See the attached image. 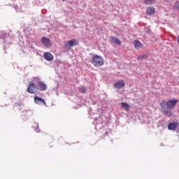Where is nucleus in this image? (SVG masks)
<instances>
[{
	"label": "nucleus",
	"mask_w": 179,
	"mask_h": 179,
	"mask_svg": "<svg viewBox=\"0 0 179 179\" xmlns=\"http://www.w3.org/2000/svg\"><path fill=\"white\" fill-rule=\"evenodd\" d=\"M113 86L115 89L120 90L125 86V81L124 80H118L114 83Z\"/></svg>",
	"instance_id": "2"
},
{
	"label": "nucleus",
	"mask_w": 179,
	"mask_h": 179,
	"mask_svg": "<svg viewBox=\"0 0 179 179\" xmlns=\"http://www.w3.org/2000/svg\"><path fill=\"white\" fill-rule=\"evenodd\" d=\"M41 43L45 45V47H51V41L47 37H43L41 38Z\"/></svg>",
	"instance_id": "6"
},
{
	"label": "nucleus",
	"mask_w": 179,
	"mask_h": 179,
	"mask_svg": "<svg viewBox=\"0 0 179 179\" xmlns=\"http://www.w3.org/2000/svg\"><path fill=\"white\" fill-rule=\"evenodd\" d=\"M36 89H37V87L36 86V84H34V83H29V85L27 90V92H28V93H30V94H34V90H36Z\"/></svg>",
	"instance_id": "3"
},
{
	"label": "nucleus",
	"mask_w": 179,
	"mask_h": 179,
	"mask_svg": "<svg viewBox=\"0 0 179 179\" xmlns=\"http://www.w3.org/2000/svg\"><path fill=\"white\" fill-rule=\"evenodd\" d=\"M43 58L46 59V61H53L54 60V55L50 52H46L43 54Z\"/></svg>",
	"instance_id": "7"
},
{
	"label": "nucleus",
	"mask_w": 179,
	"mask_h": 179,
	"mask_svg": "<svg viewBox=\"0 0 179 179\" xmlns=\"http://www.w3.org/2000/svg\"><path fill=\"white\" fill-rule=\"evenodd\" d=\"M164 114L168 117H171V113H170L169 110H164Z\"/></svg>",
	"instance_id": "19"
},
{
	"label": "nucleus",
	"mask_w": 179,
	"mask_h": 179,
	"mask_svg": "<svg viewBox=\"0 0 179 179\" xmlns=\"http://www.w3.org/2000/svg\"><path fill=\"white\" fill-rule=\"evenodd\" d=\"M144 5H153L155 3V0H144Z\"/></svg>",
	"instance_id": "15"
},
{
	"label": "nucleus",
	"mask_w": 179,
	"mask_h": 179,
	"mask_svg": "<svg viewBox=\"0 0 179 179\" xmlns=\"http://www.w3.org/2000/svg\"><path fill=\"white\" fill-rule=\"evenodd\" d=\"M38 87L39 90H41V92H45V90H47V84L41 81H39L38 83Z\"/></svg>",
	"instance_id": "8"
},
{
	"label": "nucleus",
	"mask_w": 179,
	"mask_h": 179,
	"mask_svg": "<svg viewBox=\"0 0 179 179\" xmlns=\"http://www.w3.org/2000/svg\"><path fill=\"white\" fill-rule=\"evenodd\" d=\"M34 101L36 104H38V106H45L46 104L45 101H44V99L37 96H34Z\"/></svg>",
	"instance_id": "4"
},
{
	"label": "nucleus",
	"mask_w": 179,
	"mask_h": 179,
	"mask_svg": "<svg viewBox=\"0 0 179 179\" xmlns=\"http://www.w3.org/2000/svg\"><path fill=\"white\" fill-rule=\"evenodd\" d=\"M91 62L94 66L99 68L100 66H103V65H104V59H103L101 56L95 55L92 57Z\"/></svg>",
	"instance_id": "1"
},
{
	"label": "nucleus",
	"mask_w": 179,
	"mask_h": 179,
	"mask_svg": "<svg viewBox=\"0 0 179 179\" xmlns=\"http://www.w3.org/2000/svg\"><path fill=\"white\" fill-rule=\"evenodd\" d=\"M177 99L175 100H169L166 102L167 108H173L176 104H177Z\"/></svg>",
	"instance_id": "9"
},
{
	"label": "nucleus",
	"mask_w": 179,
	"mask_h": 179,
	"mask_svg": "<svg viewBox=\"0 0 179 179\" xmlns=\"http://www.w3.org/2000/svg\"><path fill=\"white\" fill-rule=\"evenodd\" d=\"M62 1H66V0H62Z\"/></svg>",
	"instance_id": "22"
},
{
	"label": "nucleus",
	"mask_w": 179,
	"mask_h": 179,
	"mask_svg": "<svg viewBox=\"0 0 179 179\" xmlns=\"http://www.w3.org/2000/svg\"><path fill=\"white\" fill-rule=\"evenodd\" d=\"M174 8L176 9V10H179V1L175 3Z\"/></svg>",
	"instance_id": "20"
},
{
	"label": "nucleus",
	"mask_w": 179,
	"mask_h": 179,
	"mask_svg": "<svg viewBox=\"0 0 179 179\" xmlns=\"http://www.w3.org/2000/svg\"><path fill=\"white\" fill-rule=\"evenodd\" d=\"M178 125H179V124L177 122H171L168 124V129L169 131H174V130L177 129Z\"/></svg>",
	"instance_id": "5"
},
{
	"label": "nucleus",
	"mask_w": 179,
	"mask_h": 179,
	"mask_svg": "<svg viewBox=\"0 0 179 179\" xmlns=\"http://www.w3.org/2000/svg\"><path fill=\"white\" fill-rule=\"evenodd\" d=\"M178 43H179V36H178Z\"/></svg>",
	"instance_id": "21"
},
{
	"label": "nucleus",
	"mask_w": 179,
	"mask_h": 179,
	"mask_svg": "<svg viewBox=\"0 0 179 179\" xmlns=\"http://www.w3.org/2000/svg\"><path fill=\"white\" fill-rule=\"evenodd\" d=\"M78 40L76 39H72L71 41H67V45H69V47H73V45H78Z\"/></svg>",
	"instance_id": "10"
},
{
	"label": "nucleus",
	"mask_w": 179,
	"mask_h": 179,
	"mask_svg": "<svg viewBox=\"0 0 179 179\" xmlns=\"http://www.w3.org/2000/svg\"><path fill=\"white\" fill-rule=\"evenodd\" d=\"M110 41H112V43H115V44H117V45H121V41L115 37H110Z\"/></svg>",
	"instance_id": "11"
},
{
	"label": "nucleus",
	"mask_w": 179,
	"mask_h": 179,
	"mask_svg": "<svg viewBox=\"0 0 179 179\" xmlns=\"http://www.w3.org/2000/svg\"><path fill=\"white\" fill-rule=\"evenodd\" d=\"M121 106L125 111H129V105L125 102H122Z\"/></svg>",
	"instance_id": "14"
},
{
	"label": "nucleus",
	"mask_w": 179,
	"mask_h": 179,
	"mask_svg": "<svg viewBox=\"0 0 179 179\" xmlns=\"http://www.w3.org/2000/svg\"><path fill=\"white\" fill-rule=\"evenodd\" d=\"M155 8L151 6V7L147 8L146 12H147V14L150 15L155 13Z\"/></svg>",
	"instance_id": "12"
},
{
	"label": "nucleus",
	"mask_w": 179,
	"mask_h": 179,
	"mask_svg": "<svg viewBox=\"0 0 179 179\" xmlns=\"http://www.w3.org/2000/svg\"><path fill=\"white\" fill-rule=\"evenodd\" d=\"M145 58H148V57L145 55H139L137 57V59H138V61H142V59H145Z\"/></svg>",
	"instance_id": "17"
},
{
	"label": "nucleus",
	"mask_w": 179,
	"mask_h": 179,
	"mask_svg": "<svg viewBox=\"0 0 179 179\" xmlns=\"http://www.w3.org/2000/svg\"><path fill=\"white\" fill-rule=\"evenodd\" d=\"M142 43H141L139 41H135L134 42V48L136 50H139V48H142Z\"/></svg>",
	"instance_id": "13"
},
{
	"label": "nucleus",
	"mask_w": 179,
	"mask_h": 179,
	"mask_svg": "<svg viewBox=\"0 0 179 179\" xmlns=\"http://www.w3.org/2000/svg\"><path fill=\"white\" fill-rule=\"evenodd\" d=\"M166 106H167V103L165 100H162L160 103V106L162 107V108H164Z\"/></svg>",
	"instance_id": "16"
},
{
	"label": "nucleus",
	"mask_w": 179,
	"mask_h": 179,
	"mask_svg": "<svg viewBox=\"0 0 179 179\" xmlns=\"http://www.w3.org/2000/svg\"><path fill=\"white\" fill-rule=\"evenodd\" d=\"M79 92H80V93H86V88L85 87H80Z\"/></svg>",
	"instance_id": "18"
}]
</instances>
